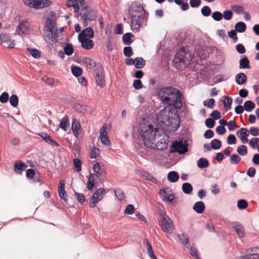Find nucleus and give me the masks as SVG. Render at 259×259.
<instances>
[{
  "mask_svg": "<svg viewBox=\"0 0 259 259\" xmlns=\"http://www.w3.org/2000/svg\"><path fill=\"white\" fill-rule=\"evenodd\" d=\"M157 95L161 102L168 106L180 109L182 107V94L180 91L172 87L158 88Z\"/></svg>",
  "mask_w": 259,
  "mask_h": 259,
  "instance_id": "f257e3e1",
  "label": "nucleus"
},
{
  "mask_svg": "<svg viewBox=\"0 0 259 259\" xmlns=\"http://www.w3.org/2000/svg\"><path fill=\"white\" fill-rule=\"evenodd\" d=\"M148 128L144 131L142 136L144 146L149 149L156 148L157 150H162L167 147V143L169 141V137L164 135L155 142V131H153V126L151 124L148 126Z\"/></svg>",
  "mask_w": 259,
  "mask_h": 259,
  "instance_id": "f03ea898",
  "label": "nucleus"
},
{
  "mask_svg": "<svg viewBox=\"0 0 259 259\" xmlns=\"http://www.w3.org/2000/svg\"><path fill=\"white\" fill-rule=\"evenodd\" d=\"M55 16L54 12L51 11L49 13L44 28L46 41L50 45H52L57 40L58 33Z\"/></svg>",
  "mask_w": 259,
  "mask_h": 259,
  "instance_id": "7ed1b4c3",
  "label": "nucleus"
},
{
  "mask_svg": "<svg viewBox=\"0 0 259 259\" xmlns=\"http://www.w3.org/2000/svg\"><path fill=\"white\" fill-rule=\"evenodd\" d=\"M173 110L177 109L175 108L167 106L160 110L156 115V119L158 122L165 124L172 115Z\"/></svg>",
  "mask_w": 259,
  "mask_h": 259,
  "instance_id": "20e7f679",
  "label": "nucleus"
},
{
  "mask_svg": "<svg viewBox=\"0 0 259 259\" xmlns=\"http://www.w3.org/2000/svg\"><path fill=\"white\" fill-rule=\"evenodd\" d=\"M188 141L181 139L172 143L170 146L171 152H177L180 154H184L188 150Z\"/></svg>",
  "mask_w": 259,
  "mask_h": 259,
  "instance_id": "39448f33",
  "label": "nucleus"
},
{
  "mask_svg": "<svg viewBox=\"0 0 259 259\" xmlns=\"http://www.w3.org/2000/svg\"><path fill=\"white\" fill-rule=\"evenodd\" d=\"M159 223L162 231L169 234L172 233L174 225L172 221L167 215H162Z\"/></svg>",
  "mask_w": 259,
  "mask_h": 259,
  "instance_id": "423d86ee",
  "label": "nucleus"
},
{
  "mask_svg": "<svg viewBox=\"0 0 259 259\" xmlns=\"http://www.w3.org/2000/svg\"><path fill=\"white\" fill-rule=\"evenodd\" d=\"M148 13H145L141 15H139L137 17H131L132 23L131 27L133 31L138 32L140 27L142 26L144 21H147L148 19Z\"/></svg>",
  "mask_w": 259,
  "mask_h": 259,
  "instance_id": "0eeeda50",
  "label": "nucleus"
},
{
  "mask_svg": "<svg viewBox=\"0 0 259 259\" xmlns=\"http://www.w3.org/2000/svg\"><path fill=\"white\" fill-rule=\"evenodd\" d=\"M174 66L178 70H183L186 66V57L183 51L177 52L173 60Z\"/></svg>",
  "mask_w": 259,
  "mask_h": 259,
  "instance_id": "6e6552de",
  "label": "nucleus"
},
{
  "mask_svg": "<svg viewBox=\"0 0 259 259\" xmlns=\"http://www.w3.org/2000/svg\"><path fill=\"white\" fill-rule=\"evenodd\" d=\"M180 118L177 110H173V113L171 115L169 120L165 124L166 126L171 127V130L175 131L180 126Z\"/></svg>",
  "mask_w": 259,
  "mask_h": 259,
  "instance_id": "1a4fd4ad",
  "label": "nucleus"
},
{
  "mask_svg": "<svg viewBox=\"0 0 259 259\" xmlns=\"http://www.w3.org/2000/svg\"><path fill=\"white\" fill-rule=\"evenodd\" d=\"M146 13L143 7L139 2H133L130 8L129 14L130 17H137L138 15Z\"/></svg>",
  "mask_w": 259,
  "mask_h": 259,
  "instance_id": "9d476101",
  "label": "nucleus"
},
{
  "mask_svg": "<svg viewBox=\"0 0 259 259\" xmlns=\"http://www.w3.org/2000/svg\"><path fill=\"white\" fill-rule=\"evenodd\" d=\"M105 194V190L103 188H99L93 194L89 202V206L91 208L95 207Z\"/></svg>",
  "mask_w": 259,
  "mask_h": 259,
  "instance_id": "9b49d317",
  "label": "nucleus"
},
{
  "mask_svg": "<svg viewBox=\"0 0 259 259\" xmlns=\"http://www.w3.org/2000/svg\"><path fill=\"white\" fill-rule=\"evenodd\" d=\"M95 78L97 85L101 88L105 85L104 69L102 67H98L95 70Z\"/></svg>",
  "mask_w": 259,
  "mask_h": 259,
  "instance_id": "f8f14e48",
  "label": "nucleus"
},
{
  "mask_svg": "<svg viewBox=\"0 0 259 259\" xmlns=\"http://www.w3.org/2000/svg\"><path fill=\"white\" fill-rule=\"evenodd\" d=\"M81 7V12L80 13V16L83 19L94 20L96 19V16L93 15L91 14V9L85 5L84 2V5Z\"/></svg>",
  "mask_w": 259,
  "mask_h": 259,
  "instance_id": "ddd939ff",
  "label": "nucleus"
},
{
  "mask_svg": "<svg viewBox=\"0 0 259 259\" xmlns=\"http://www.w3.org/2000/svg\"><path fill=\"white\" fill-rule=\"evenodd\" d=\"M84 5V0H67L66 6L68 8L73 7L75 13L79 10V7H82Z\"/></svg>",
  "mask_w": 259,
  "mask_h": 259,
  "instance_id": "4468645a",
  "label": "nucleus"
},
{
  "mask_svg": "<svg viewBox=\"0 0 259 259\" xmlns=\"http://www.w3.org/2000/svg\"><path fill=\"white\" fill-rule=\"evenodd\" d=\"M136 174L143 179L152 182V183H156L157 180L150 173L143 170L137 169L135 170Z\"/></svg>",
  "mask_w": 259,
  "mask_h": 259,
  "instance_id": "2eb2a0df",
  "label": "nucleus"
},
{
  "mask_svg": "<svg viewBox=\"0 0 259 259\" xmlns=\"http://www.w3.org/2000/svg\"><path fill=\"white\" fill-rule=\"evenodd\" d=\"M249 135V132L248 129L245 127L240 128L237 132V135L240 138L241 141L243 144L248 143V139L247 137Z\"/></svg>",
  "mask_w": 259,
  "mask_h": 259,
  "instance_id": "dca6fc26",
  "label": "nucleus"
},
{
  "mask_svg": "<svg viewBox=\"0 0 259 259\" xmlns=\"http://www.w3.org/2000/svg\"><path fill=\"white\" fill-rule=\"evenodd\" d=\"M78 40L81 44V47L86 50H90L94 46V42L90 38L86 37H78Z\"/></svg>",
  "mask_w": 259,
  "mask_h": 259,
  "instance_id": "f3484780",
  "label": "nucleus"
},
{
  "mask_svg": "<svg viewBox=\"0 0 259 259\" xmlns=\"http://www.w3.org/2000/svg\"><path fill=\"white\" fill-rule=\"evenodd\" d=\"M58 193L59 196L65 201H67V195L65 190V181L63 180H61L60 181V183L58 185Z\"/></svg>",
  "mask_w": 259,
  "mask_h": 259,
  "instance_id": "a211bd4d",
  "label": "nucleus"
},
{
  "mask_svg": "<svg viewBox=\"0 0 259 259\" xmlns=\"http://www.w3.org/2000/svg\"><path fill=\"white\" fill-rule=\"evenodd\" d=\"M159 193L162 200L165 202H171L175 199V196L173 194L167 193L164 189L160 190Z\"/></svg>",
  "mask_w": 259,
  "mask_h": 259,
  "instance_id": "6ab92c4d",
  "label": "nucleus"
},
{
  "mask_svg": "<svg viewBox=\"0 0 259 259\" xmlns=\"http://www.w3.org/2000/svg\"><path fill=\"white\" fill-rule=\"evenodd\" d=\"M81 62L87 69L92 70L96 66V62L92 58L84 57L82 58Z\"/></svg>",
  "mask_w": 259,
  "mask_h": 259,
  "instance_id": "aec40b11",
  "label": "nucleus"
},
{
  "mask_svg": "<svg viewBox=\"0 0 259 259\" xmlns=\"http://www.w3.org/2000/svg\"><path fill=\"white\" fill-rule=\"evenodd\" d=\"M38 135L48 143H51L56 147H58L60 146L58 142L54 141L51 136L46 133L42 132L38 134Z\"/></svg>",
  "mask_w": 259,
  "mask_h": 259,
  "instance_id": "412c9836",
  "label": "nucleus"
},
{
  "mask_svg": "<svg viewBox=\"0 0 259 259\" xmlns=\"http://www.w3.org/2000/svg\"><path fill=\"white\" fill-rule=\"evenodd\" d=\"M94 36L93 29L91 27H88L81 31L78 34V37H87L89 38H93Z\"/></svg>",
  "mask_w": 259,
  "mask_h": 259,
  "instance_id": "4be33fe9",
  "label": "nucleus"
},
{
  "mask_svg": "<svg viewBox=\"0 0 259 259\" xmlns=\"http://www.w3.org/2000/svg\"><path fill=\"white\" fill-rule=\"evenodd\" d=\"M99 177L97 174L90 173L88 177V182L87 183V188L91 191L93 189L95 186V182L97 178Z\"/></svg>",
  "mask_w": 259,
  "mask_h": 259,
  "instance_id": "5701e85b",
  "label": "nucleus"
},
{
  "mask_svg": "<svg viewBox=\"0 0 259 259\" xmlns=\"http://www.w3.org/2000/svg\"><path fill=\"white\" fill-rule=\"evenodd\" d=\"M80 127L81 125L79 121L76 119H73L72 120L71 128L75 137H78Z\"/></svg>",
  "mask_w": 259,
  "mask_h": 259,
  "instance_id": "b1692460",
  "label": "nucleus"
},
{
  "mask_svg": "<svg viewBox=\"0 0 259 259\" xmlns=\"http://www.w3.org/2000/svg\"><path fill=\"white\" fill-rule=\"evenodd\" d=\"M27 165L21 161H16L14 164V170L18 174H21L26 168Z\"/></svg>",
  "mask_w": 259,
  "mask_h": 259,
  "instance_id": "393cba45",
  "label": "nucleus"
},
{
  "mask_svg": "<svg viewBox=\"0 0 259 259\" xmlns=\"http://www.w3.org/2000/svg\"><path fill=\"white\" fill-rule=\"evenodd\" d=\"M253 251L252 254H247L241 256L239 259H258L259 258V248L255 247L251 249Z\"/></svg>",
  "mask_w": 259,
  "mask_h": 259,
  "instance_id": "a878e982",
  "label": "nucleus"
},
{
  "mask_svg": "<svg viewBox=\"0 0 259 259\" xmlns=\"http://www.w3.org/2000/svg\"><path fill=\"white\" fill-rule=\"evenodd\" d=\"M233 228L235 230L236 233L240 237L243 238L244 237V228L241 224L235 223L233 224Z\"/></svg>",
  "mask_w": 259,
  "mask_h": 259,
  "instance_id": "bb28decb",
  "label": "nucleus"
},
{
  "mask_svg": "<svg viewBox=\"0 0 259 259\" xmlns=\"http://www.w3.org/2000/svg\"><path fill=\"white\" fill-rule=\"evenodd\" d=\"M28 29V25L26 20H23L19 22V25L17 28V31L19 33H23Z\"/></svg>",
  "mask_w": 259,
  "mask_h": 259,
  "instance_id": "cd10ccee",
  "label": "nucleus"
},
{
  "mask_svg": "<svg viewBox=\"0 0 259 259\" xmlns=\"http://www.w3.org/2000/svg\"><path fill=\"white\" fill-rule=\"evenodd\" d=\"M247 76L244 73H239L235 76V81L238 84L241 85L246 82Z\"/></svg>",
  "mask_w": 259,
  "mask_h": 259,
  "instance_id": "c85d7f7f",
  "label": "nucleus"
},
{
  "mask_svg": "<svg viewBox=\"0 0 259 259\" xmlns=\"http://www.w3.org/2000/svg\"><path fill=\"white\" fill-rule=\"evenodd\" d=\"M193 208L198 213H201L205 209L204 203L201 201H198L194 204Z\"/></svg>",
  "mask_w": 259,
  "mask_h": 259,
  "instance_id": "c756f323",
  "label": "nucleus"
},
{
  "mask_svg": "<svg viewBox=\"0 0 259 259\" xmlns=\"http://www.w3.org/2000/svg\"><path fill=\"white\" fill-rule=\"evenodd\" d=\"M239 68L240 69H250L249 61L246 56H244L239 61Z\"/></svg>",
  "mask_w": 259,
  "mask_h": 259,
  "instance_id": "7c9ffc66",
  "label": "nucleus"
},
{
  "mask_svg": "<svg viewBox=\"0 0 259 259\" xmlns=\"http://www.w3.org/2000/svg\"><path fill=\"white\" fill-rule=\"evenodd\" d=\"M179 179L178 173L176 171H171L167 175L168 180L171 182L175 183L178 181Z\"/></svg>",
  "mask_w": 259,
  "mask_h": 259,
  "instance_id": "2f4dec72",
  "label": "nucleus"
},
{
  "mask_svg": "<svg viewBox=\"0 0 259 259\" xmlns=\"http://www.w3.org/2000/svg\"><path fill=\"white\" fill-rule=\"evenodd\" d=\"M233 100L231 97L229 96H225L224 100H223V104H224L226 111H228L231 108V105Z\"/></svg>",
  "mask_w": 259,
  "mask_h": 259,
  "instance_id": "473e14b6",
  "label": "nucleus"
},
{
  "mask_svg": "<svg viewBox=\"0 0 259 259\" xmlns=\"http://www.w3.org/2000/svg\"><path fill=\"white\" fill-rule=\"evenodd\" d=\"M93 170L98 176H102L105 172L104 168L101 166L99 163H96L94 164Z\"/></svg>",
  "mask_w": 259,
  "mask_h": 259,
  "instance_id": "72a5a7b5",
  "label": "nucleus"
},
{
  "mask_svg": "<svg viewBox=\"0 0 259 259\" xmlns=\"http://www.w3.org/2000/svg\"><path fill=\"white\" fill-rule=\"evenodd\" d=\"M146 64V62L142 57H137L135 59L134 65L136 68L141 69L143 68Z\"/></svg>",
  "mask_w": 259,
  "mask_h": 259,
  "instance_id": "f704fd0d",
  "label": "nucleus"
},
{
  "mask_svg": "<svg viewBox=\"0 0 259 259\" xmlns=\"http://www.w3.org/2000/svg\"><path fill=\"white\" fill-rule=\"evenodd\" d=\"M246 29V24L243 22H237L235 25V30L240 33L244 32Z\"/></svg>",
  "mask_w": 259,
  "mask_h": 259,
  "instance_id": "c9c22d12",
  "label": "nucleus"
},
{
  "mask_svg": "<svg viewBox=\"0 0 259 259\" xmlns=\"http://www.w3.org/2000/svg\"><path fill=\"white\" fill-rule=\"evenodd\" d=\"M209 165V162L207 159L204 158H200L197 161V166L200 168H206Z\"/></svg>",
  "mask_w": 259,
  "mask_h": 259,
  "instance_id": "e433bc0d",
  "label": "nucleus"
},
{
  "mask_svg": "<svg viewBox=\"0 0 259 259\" xmlns=\"http://www.w3.org/2000/svg\"><path fill=\"white\" fill-rule=\"evenodd\" d=\"M69 124V119L67 115L65 116L60 121V127L64 131H66L67 126Z\"/></svg>",
  "mask_w": 259,
  "mask_h": 259,
  "instance_id": "4c0bfd02",
  "label": "nucleus"
},
{
  "mask_svg": "<svg viewBox=\"0 0 259 259\" xmlns=\"http://www.w3.org/2000/svg\"><path fill=\"white\" fill-rule=\"evenodd\" d=\"M37 3L39 4L37 6V9H42L49 7L52 2L50 0H37Z\"/></svg>",
  "mask_w": 259,
  "mask_h": 259,
  "instance_id": "58836bf2",
  "label": "nucleus"
},
{
  "mask_svg": "<svg viewBox=\"0 0 259 259\" xmlns=\"http://www.w3.org/2000/svg\"><path fill=\"white\" fill-rule=\"evenodd\" d=\"M182 190L184 193L189 194L192 191L193 187L191 184L185 183L182 185Z\"/></svg>",
  "mask_w": 259,
  "mask_h": 259,
  "instance_id": "ea45409f",
  "label": "nucleus"
},
{
  "mask_svg": "<svg viewBox=\"0 0 259 259\" xmlns=\"http://www.w3.org/2000/svg\"><path fill=\"white\" fill-rule=\"evenodd\" d=\"M255 107V104L251 101H247L244 104V109L248 112L251 111Z\"/></svg>",
  "mask_w": 259,
  "mask_h": 259,
  "instance_id": "a19ab883",
  "label": "nucleus"
},
{
  "mask_svg": "<svg viewBox=\"0 0 259 259\" xmlns=\"http://www.w3.org/2000/svg\"><path fill=\"white\" fill-rule=\"evenodd\" d=\"M63 51L65 55L67 56L71 55L74 51L72 46L71 44H67L63 48Z\"/></svg>",
  "mask_w": 259,
  "mask_h": 259,
  "instance_id": "79ce46f5",
  "label": "nucleus"
},
{
  "mask_svg": "<svg viewBox=\"0 0 259 259\" xmlns=\"http://www.w3.org/2000/svg\"><path fill=\"white\" fill-rule=\"evenodd\" d=\"M133 35L131 33H126L122 36V41L126 45H129L131 42V38Z\"/></svg>",
  "mask_w": 259,
  "mask_h": 259,
  "instance_id": "37998d69",
  "label": "nucleus"
},
{
  "mask_svg": "<svg viewBox=\"0 0 259 259\" xmlns=\"http://www.w3.org/2000/svg\"><path fill=\"white\" fill-rule=\"evenodd\" d=\"M211 148L217 150L220 149L222 146V143L220 140L213 139L211 142Z\"/></svg>",
  "mask_w": 259,
  "mask_h": 259,
  "instance_id": "c03bdc74",
  "label": "nucleus"
},
{
  "mask_svg": "<svg viewBox=\"0 0 259 259\" xmlns=\"http://www.w3.org/2000/svg\"><path fill=\"white\" fill-rule=\"evenodd\" d=\"M71 71L72 74L76 77H79L82 73V69L78 66H72Z\"/></svg>",
  "mask_w": 259,
  "mask_h": 259,
  "instance_id": "a18cd8bd",
  "label": "nucleus"
},
{
  "mask_svg": "<svg viewBox=\"0 0 259 259\" xmlns=\"http://www.w3.org/2000/svg\"><path fill=\"white\" fill-rule=\"evenodd\" d=\"M114 193L116 197L119 200H122L125 197L124 193L120 189H116L114 190Z\"/></svg>",
  "mask_w": 259,
  "mask_h": 259,
  "instance_id": "49530a36",
  "label": "nucleus"
},
{
  "mask_svg": "<svg viewBox=\"0 0 259 259\" xmlns=\"http://www.w3.org/2000/svg\"><path fill=\"white\" fill-rule=\"evenodd\" d=\"M178 237L180 242L184 245H187L188 243L189 239L188 236L187 235L183 233L181 234H179Z\"/></svg>",
  "mask_w": 259,
  "mask_h": 259,
  "instance_id": "de8ad7c7",
  "label": "nucleus"
},
{
  "mask_svg": "<svg viewBox=\"0 0 259 259\" xmlns=\"http://www.w3.org/2000/svg\"><path fill=\"white\" fill-rule=\"evenodd\" d=\"M99 154V149L96 147H94L90 151V157L92 159H95L96 158Z\"/></svg>",
  "mask_w": 259,
  "mask_h": 259,
  "instance_id": "09e8293b",
  "label": "nucleus"
},
{
  "mask_svg": "<svg viewBox=\"0 0 259 259\" xmlns=\"http://www.w3.org/2000/svg\"><path fill=\"white\" fill-rule=\"evenodd\" d=\"M26 50L34 58H38L40 57V52L38 50L29 48H27Z\"/></svg>",
  "mask_w": 259,
  "mask_h": 259,
  "instance_id": "8fccbe9b",
  "label": "nucleus"
},
{
  "mask_svg": "<svg viewBox=\"0 0 259 259\" xmlns=\"http://www.w3.org/2000/svg\"><path fill=\"white\" fill-rule=\"evenodd\" d=\"M241 161V158L237 154H234L230 156V161L232 164H236Z\"/></svg>",
  "mask_w": 259,
  "mask_h": 259,
  "instance_id": "3c124183",
  "label": "nucleus"
},
{
  "mask_svg": "<svg viewBox=\"0 0 259 259\" xmlns=\"http://www.w3.org/2000/svg\"><path fill=\"white\" fill-rule=\"evenodd\" d=\"M135 211V208L133 204H128L126 206L124 213L126 214L131 215L133 214Z\"/></svg>",
  "mask_w": 259,
  "mask_h": 259,
  "instance_id": "603ef678",
  "label": "nucleus"
},
{
  "mask_svg": "<svg viewBox=\"0 0 259 259\" xmlns=\"http://www.w3.org/2000/svg\"><path fill=\"white\" fill-rule=\"evenodd\" d=\"M10 103L11 106L16 107L18 104V98L17 95H13L10 98Z\"/></svg>",
  "mask_w": 259,
  "mask_h": 259,
  "instance_id": "864d4df0",
  "label": "nucleus"
},
{
  "mask_svg": "<svg viewBox=\"0 0 259 259\" xmlns=\"http://www.w3.org/2000/svg\"><path fill=\"white\" fill-rule=\"evenodd\" d=\"M37 0H26L25 4L30 8H34L37 9L38 4Z\"/></svg>",
  "mask_w": 259,
  "mask_h": 259,
  "instance_id": "5fc2aeb1",
  "label": "nucleus"
},
{
  "mask_svg": "<svg viewBox=\"0 0 259 259\" xmlns=\"http://www.w3.org/2000/svg\"><path fill=\"white\" fill-rule=\"evenodd\" d=\"M248 206L247 202L244 199L239 200L237 202V207L240 209H244Z\"/></svg>",
  "mask_w": 259,
  "mask_h": 259,
  "instance_id": "6e6d98bb",
  "label": "nucleus"
},
{
  "mask_svg": "<svg viewBox=\"0 0 259 259\" xmlns=\"http://www.w3.org/2000/svg\"><path fill=\"white\" fill-rule=\"evenodd\" d=\"M81 161L78 158L73 159V165L76 168L77 171L79 172L81 170Z\"/></svg>",
  "mask_w": 259,
  "mask_h": 259,
  "instance_id": "4d7b16f0",
  "label": "nucleus"
},
{
  "mask_svg": "<svg viewBox=\"0 0 259 259\" xmlns=\"http://www.w3.org/2000/svg\"><path fill=\"white\" fill-rule=\"evenodd\" d=\"M2 44L5 47L10 49L13 48L15 46L14 40L11 39L8 40H4L2 41Z\"/></svg>",
  "mask_w": 259,
  "mask_h": 259,
  "instance_id": "13d9d810",
  "label": "nucleus"
},
{
  "mask_svg": "<svg viewBox=\"0 0 259 259\" xmlns=\"http://www.w3.org/2000/svg\"><path fill=\"white\" fill-rule=\"evenodd\" d=\"M201 13L203 16L205 17L209 16L211 13V10L208 6H204L201 10Z\"/></svg>",
  "mask_w": 259,
  "mask_h": 259,
  "instance_id": "bf43d9fd",
  "label": "nucleus"
},
{
  "mask_svg": "<svg viewBox=\"0 0 259 259\" xmlns=\"http://www.w3.org/2000/svg\"><path fill=\"white\" fill-rule=\"evenodd\" d=\"M232 10L238 14L244 13V8L240 5H234L232 6Z\"/></svg>",
  "mask_w": 259,
  "mask_h": 259,
  "instance_id": "052dcab7",
  "label": "nucleus"
},
{
  "mask_svg": "<svg viewBox=\"0 0 259 259\" xmlns=\"http://www.w3.org/2000/svg\"><path fill=\"white\" fill-rule=\"evenodd\" d=\"M237 152L241 155H245L247 153V147L245 145H241L237 149Z\"/></svg>",
  "mask_w": 259,
  "mask_h": 259,
  "instance_id": "680f3d73",
  "label": "nucleus"
},
{
  "mask_svg": "<svg viewBox=\"0 0 259 259\" xmlns=\"http://www.w3.org/2000/svg\"><path fill=\"white\" fill-rule=\"evenodd\" d=\"M74 195L76 197V198L78 200L79 202L80 203H83L85 201V198L84 195L82 193H77L76 192H74Z\"/></svg>",
  "mask_w": 259,
  "mask_h": 259,
  "instance_id": "e2e57ef3",
  "label": "nucleus"
},
{
  "mask_svg": "<svg viewBox=\"0 0 259 259\" xmlns=\"http://www.w3.org/2000/svg\"><path fill=\"white\" fill-rule=\"evenodd\" d=\"M123 53L125 56L130 57L133 55L132 48L131 47H125L123 49Z\"/></svg>",
  "mask_w": 259,
  "mask_h": 259,
  "instance_id": "0e129e2a",
  "label": "nucleus"
},
{
  "mask_svg": "<svg viewBox=\"0 0 259 259\" xmlns=\"http://www.w3.org/2000/svg\"><path fill=\"white\" fill-rule=\"evenodd\" d=\"M212 17L214 20L219 21L222 19L223 15L221 12L219 11H215L212 13Z\"/></svg>",
  "mask_w": 259,
  "mask_h": 259,
  "instance_id": "69168bd1",
  "label": "nucleus"
},
{
  "mask_svg": "<svg viewBox=\"0 0 259 259\" xmlns=\"http://www.w3.org/2000/svg\"><path fill=\"white\" fill-rule=\"evenodd\" d=\"M215 101L213 99L211 98L208 101H204L203 102V105L205 106H207L208 108L212 109L214 105Z\"/></svg>",
  "mask_w": 259,
  "mask_h": 259,
  "instance_id": "338daca9",
  "label": "nucleus"
},
{
  "mask_svg": "<svg viewBox=\"0 0 259 259\" xmlns=\"http://www.w3.org/2000/svg\"><path fill=\"white\" fill-rule=\"evenodd\" d=\"M205 123L208 128H212L214 126L215 121L212 118H208L205 120Z\"/></svg>",
  "mask_w": 259,
  "mask_h": 259,
  "instance_id": "774afa93",
  "label": "nucleus"
}]
</instances>
